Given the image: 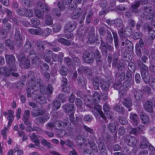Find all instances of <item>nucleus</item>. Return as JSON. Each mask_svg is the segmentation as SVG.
Masks as SVG:
<instances>
[{"instance_id":"obj_1","label":"nucleus","mask_w":155,"mask_h":155,"mask_svg":"<svg viewBox=\"0 0 155 155\" xmlns=\"http://www.w3.org/2000/svg\"><path fill=\"white\" fill-rule=\"evenodd\" d=\"M14 71L13 68H8L6 67H2L0 68V75H3L5 77H9L11 74L14 77H18L19 75L18 73H11V71Z\"/></svg>"},{"instance_id":"obj_2","label":"nucleus","mask_w":155,"mask_h":155,"mask_svg":"<svg viewBox=\"0 0 155 155\" xmlns=\"http://www.w3.org/2000/svg\"><path fill=\"white\" fill-rule=\"evenodd\" d=\"M113 87L115 89L119 90V95L120 97H122L126 95L127 90L124 89L121 82H118L114 83Z\"/></svg>"},{"instance_id":"obj_3","label":"nucleus","mask_w":155,"mask_h":155,"mask_svg":"<svg viewBox=\"0 0 155 155\" xmlns=\"http://www.w3.org/2000/svg\"><path fill=\"white\" fill-rule=\"evenodd\" d=\"M83 60L86 63L90 64L94 61L92 53L89 51H85L83 55Z\"/></svg>"},{"instance_id":"obj_4","label":"nucleus","mask_w":155,"mask_h":155,"mask_svg":"<svg viewBox=\"0 0 155 155\" xmlns=\"http://www.w3.org/2000/svg\"><path fill=\"white\" fill-rule=\"evenodd\" d=\"M119 58L118 55L116 54H114L112 57L109 55L107 57L108 62L110 64L112 61V67L114 68H116L117 66L119 63L118 61Z\"/></svg>"},{"instance_id":"obj_5","label":"nucleus","mask_w":155,"mask_h":155,"mask_svg":"<svg viewBox=\"0 0 155 155\" xmlns=\"http://www.w3.org/2000/svg\"><path fill=\"white\" fill-rule=\"evenodd\" d=\"M20 35L21 33L19 30L16 28L14 40L16 45L18 47H20L22 45L23 41Z\"/></svg>"},{"instance_id":"obj_6","label":"nucleus","mask_w":155,"mask_h":155,"mask_svg":"<svg viewBox=\"0 0 155 155\" xmlns=\"http://www.w3.org/2000/svg\"><path fill=\"white\" fill-rule=\"evenodd\" d=\"M143 9L144 12L148 14L147 19L151 20L154 17V15L153 13L154 10L151 6H145L143 7Z\"/></svg>"},{"instance_id":"obj_7","label":"nucleus","mask_w":155,"mask_h":155,"mask_svg":"<svg viewBox=\"0 0 155 155\" xmlns=\"http://www.w3.org/2000/svg\"><path fill=\"white\" fill-rule=\"evenodd\" d=\"M40 91L42 94H51L53 92V87L51 84H49L47 87L45 86H41Z\"/></svg>"},{"instance_id":"obj_8","label":"nucleus","mask_w":155,"mask_h":155,"mask_svg":"<svg viewBox=\"0 0 155 155\" xmlns=\"http://www.w3.org/2000/svg\"><path fill=\"white\" fill-rule=\"evenodd\" d=\"M125 143L130 146H135L137 143V140L134 137L127 135L125 137L124 139Z\"/></svg>"},{"instance_id":"obj_9","label":"nucleus","mask_w":155,"mask_h":155,"mask_svg":"<svg viewBox=\"0 0 155 155\" xmlns=\"http://www.w3.org/2000/svg\"><path fill=\"white\" fill-rule=\"evenodd\" d=\"M45 110L44 109H41L38 107L33 108L31 111V114L33 117H37L43 115L45 113Z\"/></svg>"},{"instance_id":"obj_10","label":"nucleus","mask_w":155,"mask_h":155,"mask_svg":"<svg viewBox=\"0 0 155 155\" xmlns=\"http://www.w3.org/2000/svg\"><path fill=\"white\" fill-rule=\"evenodd\" d=\"M98 102H94L93 105L91 106L90 108H94V109L97 110L98 113L99 114L100 116L102 117L105 121L106 120L107 117L104 114L103 112L101 111V107L97 103Z\"/></svg>"},{"instance_id":"obj_11","label":"nucleus","mask_w":155,"mask_h":155,"mask_svg":"<svg viewBox=\"0 0 155 155\" xmlns=\"http://www.w3.org/2000/svg\"><path fill=\"white\" fill-rule=\"evenodd\" d=\"M76 24L73 21H70L67 23L64 28V30L69 32H72L76 28Z\"/></svg>"},{"instance_id":"obj_12","label":"nucleus","mask_w":155,"mask_h":155,"mask_svg":"<svg viewBox=\"0 0 155 155\" xmlns=\"http://www.w3.org/2000/svg\"><path fill=\"white\" fill-rule=\"evenodd\" d=\"M50 118L49 114L48 113L45 114L43 116L37 117L35 119V123L39 125L42 124L48 120Z\"/></svg>"},{"instance_id":"obj_13","label":"nucleus","mask_w":155,"mask_h":155,"mask_svg":"<svg viewBox=\"0 0 155 155\" xmlns=\"http://www.w3.org/2000/svg\"><path fill=\"white\" fill-rule=\"evenodd\" d=\"M5 57L7 63L11 66L15 67V58L13 55L5 54Z\"/></svg>"},{"instance_id":"obj_14","label":"nucleus","mask_w":155,"mask_h":155,"mask_svg":"<svg viewBox=\"0 0 155 155\" xmlns=\"http://www.w3.org/2000/svg\"><path fill=\"white\" fill-rule=\"evenodd\" d=\"M144 109L147 112L152 113L153 111V104L152 101H147L143 105Z\"/></svg>"},{"instance_id":"obj_15","label":"nucleus","mask_w":155,"mask_h":155,"mask_svg":"<svg viewBox=\"0 0 155 155\" xmlns=\"http://www.w3.org/2000/svg\"><path fill=\"white\" fill-rule=\"evenodd\" d=\"M103 79L98 77L93 78L92 79L93 87L95 90H99V84H101Z\"/></svg>"},{"instance_id":"obj_16","label":"nucleus","mask_w":155,"mask_h":155,"mask_svg":"<svg viewBox=\"0 0 155 155\" xmlns=\"http://www.w3.org/2000/svg\"><path fill=\"white\" fill-rule=\"evenodd\" d=\"M41 85L40 82L36 81L34 80L33 79H31V82L29 84V86L32 89L34 90V92L37 91L39 89Z\"/></svg>"},{"instance_id":"obj_17","label":"nucleus","mask_w":155,"mask_h":155,"mask_svg":"<svg viewBox=\"0 0 155 155\" xmlns=\"http://www.w3.org/2000/svg\"><path fill=\"white\" fill-rule=\"evenodd\" d=\"M149 143L146 138L144 137H142L140 139V148L141 149H146Z\"/></svg>"},{"instance_id":"obj_18","label":"nucleus","mask_w":155,"mask_h":155,"mask_svg":"<svg viewBox=\"0 0 155 155\" xmlns=\"http://www.w3.org/2000/svg\"><path fill=\"white\" fill-rule=\"evenodd\" d=\"M98 148L102 155H107V150L104 142L100 141L98 144Z\"/></svg>"},{"instance_id":"obj_19","label":"nucleus","mask_w":155,"mask_h":155,"mask_svg":"<svg viewBox=\"0 0 155 155\" xmlns=\"http://www.w3.org/2000/svg\"><path fill=\"white\" fill-rule=\"evenodd\" d=\"M78 71L80 73L83 72L85 74L89 76H91L92 74L91 70L87 67H85L83 66L80 67L78 69Z\"/></svg>"},{"instance_id":"obj_20","label":"nucleus","mask_w":155,"mask_h":155,"mask_svg":"<svg viewBox=\"0 0 155 155\" xmlns=\"http://www.w3.org/2000/svg\"><path fill=\"white\" fill-rule=\"evenodd\" d=\"M123 104L125 107L128 108L129 111L132 110V109L130 107L132 106V101L130 98H125L123 101Z\"/></svg>"},{"instance_id":"obj_21","label":"nucleus","mask_w":155,"mask_h":155,"mask_svg":"<svg viewBox=\"0 0 155 155\" xmlns=\"http://www.w3.org/2000/svg\"><path fill=\"white\" fill-rule=\"evenodd\" d=\"M109 130L112 133H115L114 137L115 139L117 138V127L115 124L114 123H110L107 126Z\"/></svg>"},{"instance_id":"obj_22","label":"nucleus","mask_w":155,"mask_h":155,"mask_svg":"<svg viewBox=\"0 0 155 155\" xmlns=\"http://www.w3.org/2000/svg\"><path fill=\"white\" fill-rule=\"evenodd\" d=\"M84 101L85 104L90 108L93 105L94 103L93 100H92V97L89 96H85L84 98Z\"/></svg>"},{"instance_id":"obj_23","label":"nucleus","mask_w":155,"mask_h":155,"mask_svg":"<svg viewBox=\"0 0 155 155\" xmlns=\"http://www.w3.org/2000/svg\"><path fill=\"white\" fill-rule=\"evenodd\" d=\"M144 29L147 30L149 31V34L151 39L152 40L155 38V32L147 24H146L144 25Z\"/></svg>"},{"instance_id":"obj_24","label":"nucleus","mask_w":155,"mask_h":155,"mask_svg":"<svg viewBox=\"0 0 155 155\" xmlns=\"http://www.w3.org/2000/svg\"><path fill=\"white\" fill-rule=\"evenodd\" d=\"M41 54H38L36 56L32 58V62L34 65L35 67L39 66L40 62Z\"/></svg>"},{"instance_id":"obj_25","label":"nucleus","mask_w":155,"mask_h":155,"mask_svg":"<svg viewBox=\"0 0 155 155\" xmlns=\"http://www.w3.org/2000/svg\"><path fill=\"white\" fill-rule=\"evenodd\" d=\"M82 10L80 8L76 9L74 11L71 15L73 19H75L78 18L82 14Z\"/></svg>"},{"instance_id":"obj_26","label":"nucleus","mask_w":155,"mask_h":155,"mask_svg":"<svg viewBox=\"0 0 155 155\" xmlns=\"http://www.w3.org/2000/svg\"><path fill=\"white\" fill-rule=\"evenodd\" d=\"M74 105L73 104H67L63 106L64 111L66 113H68L73 110L74 109Z\"/></svg>"},{"instance_id":"obj_27","label":"nucleus","mask_w":155,"mask_h":155,"mask_svg":"<svg viewBox=\"0 0 155 155\" xmlns=\"http://www.w3.org/2000/svg\"><path fill=\"white\" fill-rule=\"evenodd\" d=\"M101 87L102 89L104 91H107L110 87V83L108 81L102 80L101 83Z\"/></svg>"},{"instance_id":"obj_28","label":"nucleus","mask_w":155,"mask_h":155,"mask_svg":"<svg viewBox=\"0 0 155 155\" xmlns=\"http://www.w3.org/2000/svg\"><path fill=\"white\" fill-rule=\"evenodd\" d=\"M141 76L144 81L147 83L149 81L150 76L147 71H141Z\"/></svg>"},{"instance_id":"obj_29","label":"nucleus","mask_w":155,"mask_h":155,"mask_svg":"<svg viewBox=\"0 0 155 155\" xmlns=\"http://www.w3.org/2000/svg\"><path fill=\"white\" fill-rule=\"evenodd\" d=\"M94 54L97 64L99 66L101 65V57L99 51L98 50H96L94 53Z\"/></svg>"},{"instance_id":"obj_30","label":"nucleus","mask_w":155,"mask_h":155,"mask_svg":"<svg viewBox=\"0 0 155 155\" xmlns=\"http://www.w3.org/2000/svg\"><path fill=\"white\" fill-rule=\"evenodd\" d=\"M97 35H95L94 32H92L89 34L88 41L90 43H93L97 41Z\"/></svg>"},{"instance_id":"obj_31","label":"nucleus","mask_w":155,"mask_h":155,"mask_svg":"<svg viewBox=\"0 0 155 155\" xmlns=\"http://www.w3.org/2000/svg\"><path fill=\"white\" fill-rule=\"evenodd\" d=\"M141 119L144 124H147L149 122V118L148 116L143 112H141L139 114Z\"/></svg>"},{"instance_id":"obj_32","label":"nucleus","mask_w":155,"mask_h":155,"mask_svg":"<svg viewBox=\"0 0 155 155\" xmlns=\"http://www.w3.org/2000/svg\"><path fill=\"white\" fill-rule=\"evenodd\" d=\"M13 114L14 112L11 110H9L8 111V117L7 118L9 120L8 124V127L11 126L12 123L14 120Z\"/></svg>"},{"instance_id":"obj_33","label":"nucleus","mask_w":155,"mask_h":155,"mask_svg":"<svg viewBox=\"0 0 155 155\" xmlns=\"http://www.w3.org/2000/svg\"><path fill=\"white\" fill-rule=\"evenodd\" d=\"M134 93L135 98L137 100H140L142 98V92L140 91H137L136 89H134L132 91Z\"/></svg>"},{"instance_id":"obj_34","label":"nucleus","mask_w":155,"mask_h":155,"mask_svg":"<svg viewBox=\"0 0 155 155\" xmlns=\"http://www.w3.org/2000/svg\"><path fill=\"white\" fill-rule=\"evenodd\" d=\"M30 137L32 140L35 143L36 146H38L40 144L38 140L39 137L36 135L35 133H33L30 135Z\"/></svg>"},{"instance_id":"obj_35","label":"nucleus","mask_w":155,"mask_h":155,"mask_svg":"<svg viewBox=\"0 0 155 155\" xmlns=\"http://www.w3.org/2000/svg\"><path fill=\"white\" fill-rule=\"evenodd\" d=\"M130 118L132 120L134 124L137 125L138 124V117L136 114L131 113L130 114Z\"/></svg>"},{"instance_id":"obj_36","label":"nucleus","mask_w":155,"mask_h":155,"mask_svg":"<svg viewBox=\"0 0 155 155\" xmlns=\"http://www.w3.org/2000/svg\"><path fill=\"white\" fill-rule=\"evenodd\" d=\"M38 6L42 9L43 12L45 11L48 12L49 11V8L46 4L39 2L38 3Z\"/></svg>"},{"instance_id":"obj_37","label":"nucleus","mask_w":155,"mask_h":155,"mask_svg":"<svg viewBox=\"0 0 155 155\" xmlns=\"http://www.w3.org/2000/svg\"><path fill=\"white\" fill-rule=\"evenodd\" d=\"M133 83V81L131 79H128L127 80L123 83V87L124 89H128L130 87L131 85Z\"/></svg>"},{"instance_id":"obj_38","label":"nucleus","mask_w":155,"mask_h":155,"mask_svg":"<svg viewBox=\"0 0 155 155\" xmlns=\"http://www.w3.org/2000/svg\"><path fill=\"white\" fill-rule=\"evenodd\" d=\"M140 3L138 1L135 2L134 4L132 5L131 6V8L133 12L135 13H138V11L137 8L140 6Z\"/></svg>"},{"instance_id":"obj_39","label":"nucleus","mask_w":155,"mask_h":155,"mask_svg":"<svg viewBox=\"0 0 155 155\" xmlns=\"http://www.w3.org/2000/svg\"><path fill=\"white\" fill-rule=\"evenodd\" d=\"M58 41L62 44L66 46L70 45L71 44V40L68 41L63 38L58 39Z\"/></svg>"},{"instance_id":"obj_40","label":"nucleus","mask_w":155,"mask_h":155,"mask_svg":"<svg viewBox=\"0 0 155 155\" xmlns=\"http://www.w3.org/2000/svg\"><path fill=\"white\" fill-rule=\"evenodd\" d=\"M114 108L115 110L122 114H123L124 113V107L120 105H115L114 106Z\"/></svg>"},{"instance_id":"obj_41","label":"nucleus","mask_w":155,"mask_h":155,"mask_svg":"<svg viewBox=\"0 0 155 155\" xmlns=\"http://www.w3.org/2000/svg\"><path fill=\"white\" fill-rule=\"evenodd\" d=\"M29 32L33 35H41L42 33L41 31V29H30L28 30Z\"/></svg>"},{"instance_id":"obj_42","label":"nucleus","mask_w":155,"mask_h":155,"mask_svg":"<svg viewBox=\"0 0 155 155\" xmlns=\"http://www.w3.org/2000/svg\"><path fill=\"white\" fill-rule=\"evenodd\" d=\"M138 67L141 69V71H147L148 70V67L140 61L137 62Z\"/></svg>"},{"instance_id":"obj_43","label":"nucleus","mask_w":155,"mask_h":155,"mask_svg":"<svg viewBox=\"0 0 155 155\" xmlns=\"http://www.w3.org/2000/svg\"><path fill=\"white\" fill-rule=\"evenodd\" d=\"M114 24L118 28H123V21L120 18H117L114 20Z\"/></svg>"},{"instance_id":"obj_44","label":"nucleus","mask_w":155,"mask_h":155,"mask_svg":"<svg viewBox=\"0 0 155 155\" xmlns=\"http://www.w3.org/2000/svg\"><path fill=\"white\" fill-rule=\"evenodd\" d=\"M20 63L21 66H23V67L25 68H28L30 66V61L28 59H25Z\"/></svg>"},{"instance_id":"obj_45","label":"nucleus","mask_w":155,"mask_h":155,"mask_svg":"<svg viewBox=\"0 0 155 155\" xmlns=\"http://www.w3.org/2000/svg\"><path fill=\"white\" fill-rule=\"evenodd\" d=\"M45 24L48 25H51L53 24V20L51 15H46L45 21Z\"/></svg>"},{"instance_id":"obj_46","label":"nucleus","mask_w":155,"mask_h":155,"mask_svg":"<svg viewBox=\"0 0 155 155\" xmlns=\"http://www.w3.org/2000/svg\"><path fill=\"white\" fill-rule=\"evenodd\" d=\"M77 82L80 85L84 86L86 85V80L82 77H79L77 79Z\"/></svg>"},{"instance_id":"obj_47","label":"nucleus","mask_w":155,"mask_h":155,"mask_svg":"<svg viewBox=\"0 0 155 155\" xmlns=\"http://www.w3.org/2000/svg\"><path fill=\"white\" fill-rule=\"evenodd\" d=\"M100 99V94L97 92H95L92 97V100L94 102H98Z\"/></svg>"},{"instance_id":"obj_48","label":"nucleus","mask_w":155,"mask_h":155,"mask_svg":"<svg viewBox=\"0 0 155 155\" xmlns=\"http://www.w3.org/2000/svg\"><path fill=\"white\" fill-rule=\"evenodd\" d=\"M128 69L132 73L135 72L136 68L134 64L132 62H130L128 64Z\"/></svg>"},{"instance_id":"obj_49","label":"nucleus","mask_w":155,"mask_h":155,"mask_svg":"<svg viewBox=\"0 0 155 155\" xmlns=\"http://www.w3.org/2000/svg\"><path fill=\"white\" fill-rule=\"evenodd\" d=\"M52 104L53 110H54L58 109L61 104L60 101L57 100L54 101L52 102Z\"/></svg>"},{"instance_id":"obj_50","label":"nucleus","mask_w":155,"mask_h":155,"mask_svg":"<svg viewBox=\"0 0 155 155\" xmlns=\"http://www.w3.org/2000/svg\"><path fill=\"white\" fill-rule=\"evenodd\" d=\"M35 16L39 18L43 19L44 18L43 12L39 9H36L35 10Z\"/></svg>"},{"instance_id":"obj_51","label":"nucleus","mask_w":155,"mask_h":155,"mask_svg":"<svg viewBox=\"0 0 155 155\" xmlns=\"http://www.w3.org/2000/svg\"><path fill=\"white\" fill-rule=\"evenodd\" d=\"M32 45L31 42L29 41H27L25 44L24 49L25 52L29 50L31 47Z\"/></svg>"},{"instance_id":"obj_52","label":"nucleus","mask_w":155,"mask_h":155,"mask_svg":"<svg viewBox=\"0 0 155 155\" xmlns=\"http://www.w3.org/2000/svg\"><path fill=\"white\" fill-rule=\"evenodd\" d=\"M6 45L11 50L14 49V46L13 42L11 40L8 39L5 42Z\"/></svg>"},{"instance_id":"obj_53","label":"nucleus","mask_w":155,"mask_h":155,"mask_svg":"<svg viewBox=\"0 0 155 155\" xmlns=\"http://www.w3.org/2000/svg\"><path fill=\"white\" fill-rule=\"evenodd\" d=\"M41 143L43 146L47 147L48 148H51L53 147L52 145L50 143L48 142L45 139H43L42 140Z\"/></svg>"},{"instance_id":"obj_54","label":"nucleus","mask_w":155,"mask_h":155,"mask_svg":"<svg viewBox=\"0 0 155 155\" xmlns=\"http://www.w3.org/2000/svg\"><path fill=\"white\" fill-rule=\"evenodd\" d=\"M113 34L114 39L115 45L116 49H117L118 47V38L117 34L115 32L112 31Z\"/></svg>"},{"instance_id":"obj_55","label":"nucleus","mask_w":155,"mask_h":155,"mask_svg":"<svg viewBox=\"0 0 155 155\" xmlns=\"http://www.w3.org/2000/svg\"><path fill=\"white\" fill-rule=\"evenodd\" d=\"M103 110L105 112V114H106V115L107 117H109V116H108V114L110 112V107L109 106L107 105V104L105 103L103 107Z\"/></svg>"},{"instance_id":"obj_56","label":"nucleus","mask_w":155,"mask_h":155,"mask_svg":"<svg viewBox=\"0 0 155 155\" xmlns=\"http://www.w3.org/2000/svg\"><path fill=\"white\" fill-rule=\"evenodd\" d=\"M41 31L42 33L41 35L45 36H47L51 33V30L49 28L45 29L44 31L41 29Z\"/></svg>"},{"instance_id":"obj_57","label":"nucleus","mask_w":155,"mask_h":155,"mask_svg":"<svg viewBox=\"0 0 155 155\" xmlns=\"http://www.w3.org/2000/svg\"><path fill=\"white\" fill-rule=\"evenodd\" d=\"M31 22L34 26H38L39 25L40 23L39 20L36 18L31 19Z\"/></svg>"},{"instance_id":"obj_58","label":"nucleus","mask_w":155,"mask_h":155,"mask_svg":"<svg viewBox=\"0 0 155 155\" xmlns=\"http://www.w3.org/2000/svg\"><path fill=\"white\" fill-rule=\"evenodd\" d=\"M119 122L122 125H125L128 122L126 118L123 116H120L119 117Z\"/></svg>"},{"instance_id":"obj_59","label":"nucleus","mask_w":155,"mask_h":155,"mask_svg":"<svg viewBox=\"0 0 155 155\" xmlns=\"http://www.w3.org/2000/svg\"><path fill=\"white\" fill-rule=\"evenodd\" d=\"M125 67V65L124 64V62L123 61H120V60L119 61V63L117 66V68L118 70L120 71L122 70Z\"/></svg>"},{"instance_id":"obj_60","label":"nucleus","mask_w":155,"mask_h":155,"mask_svg":"<svg viewBox=\"0 0 155 155\" xmlns=\"http://www.w3.org/2000/svg\"><path fill=\"white\" fill-rule=\"evenodd\" d=\"M113 37L112 35L109 31H108L106 37V40L108 43H111L113 41Z\"/></svg>"},{"instance_id":"obj_61","label":"nucleus","mask_w":155,"mask_h":155,"mask_svg":"<svg viewBox=\"0 0 155 155\" xmlns=\"http://www.w3.org/2000/svg\"><path fill=\"white\" fill-rule=\"evenodd\" d=\"M33 15V12L32 10H28L26 9V11H25V16L27 17L31 18L32 17Z\"/></svg>"},{"instance_id":"obj_62","label":"nucleus","mask_w":155,"mask_h":155,"mask_svg":"<svg viewBox=\"0 0 155 155\" xmlns=\"http://www.w3.org/2000/svg\"><path fill=\"white\" fill-rule=\"evenodd\" d=\"M124 35L127 37L130 36L132 33V29L130 27L126 28L124 30Z\"/></svg>"},{"instance_id":"obj_63","label":"nucleus","mask_w":155,"mask_h":155,"mask_svg":"<svg viewBox=\"0 0 155 155\" xmlns=\"http://www.w3.org/2000/svg\"><path fill=\"white\" fill-rule=\"evenodd\" d=\"M125 43L126 47L128 49L132 50L133 49V45L132 43L128 40H125Z\"/></svg>"},{"instance_id":"obj_64","label":"nucleus","mask_w":155,"mask_h":155,"mask_svg":"<svg viewBox=\"0 0 155 155\" xmlns=\"http://www.w3.org/2000/svg\"><path fill=\"white\" fill-rule=\"evenodd\" d=\"M25 55L23 53H21L17 55V58L20 62H21L25 59Z\"/></svg>"}]
</instances>
